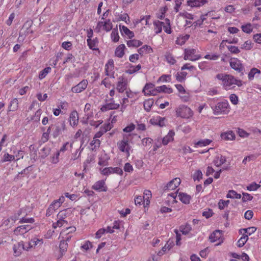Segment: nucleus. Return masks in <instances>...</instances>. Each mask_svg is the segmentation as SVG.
I'll return each instance as SVG.
<instances>
[{
	"label": "nucleus",
	"instance_id": "53",
	"mask_svg": "<svg viewBox=\"0 0 261 261\" xmlns=\"http://www.w3.org/2000/svg\"><path fill=\"white\" fill-rule=\"evenodd\" d=\"M227 47L229 51H230V52L232 54H237L240 52V50L237 46L229 45L227 46Z\"/></svg>",
	"mask_w": 261,
	"mask_h": 261
},
{
	"label": "nucleus",
	"instance_id": "57",
	"mask_svg": "<svg viewBox=\"0 0 261 261\" xmlns=\"http://www.w3.org/2000/svg\"><path fill=\"white\" fill-rule=\"evenodd\" d=\"M168 10V7L167 6H165L162 8H161L160 11L161 14L158 15L157 17L160 19H164L165 17V14Z\"/></svg>",
	"mask_w": 261,
	"mask_h": 261
},
{
	"label": "nucleus",
	"instance_id": "24",
	"mask_svg": "<svg viewBox=\"0 0 261 261\" xmlns=\"http://www.w3.org/2000/svg\"><path fill=\"white\" fill-rule=\"evenodd\" d=\"M154 91H156V92H164L168 94H170L173 92L172 88L167 87L166 85L156 87L154 89Z\"/></svg>",
	"mask_w": 261,
	"mask_h": 261
},
{
	"label": "nucleus",
	"instance_id": "2",
	"mask_svg": "<svg viewBox=\"0 0 261 261\" xmlns=\"http://www.w3.org/2000/svg\"><path fill=\"white\" fill-rule=\"evenodd\" d=\"M51 128H52L51 135L54 138H56L58 136L62 135L66 129L65 121L62 120L52 124H51Z\"/></svg>",
	"mask_w": 261,
	"mask_h": 261
},
{
	"label": "nucleus",
	"instance_id": "15",
	"mask_svg": "<svg viewBox=\"0 0 261 261\" xmlns=\"http://www.w3.org/2000/svg\"><path fill=\"white\" fill-rule=\"evenodd\" d=\"M105 185V182L104 180H100L94 184L92 186V189L98 191L106 192L107 191V188Z\"/></svg>",
	"mask_w": 261,
	"mask_h": 261
},
{
	"label": "nucleus",
	"instance_id": "16",
	"mask_svg": "<svg viewBox=\"0 0 261 261\" xmlns=\"http://www.w3.org/2000/svg\"><path fill=\"white\" fill-rule=\"evenodd\" d=\"M31 228V226L29 225H21L16 228L14 232L16 235L23 234L30 230Z\"/></svg>",
	"mask_w": 261,
	"mask_h": 261
},
{
	"label": "nucleus",
	"instance_id": "27",
	"mask_svg": "<svg viewBox=\"0 0 261 261\" xmlns=\"http://www.w3.org/2000/svg\"><path fill=\"white\" fill-rule=\"evenodd\" d=\"M179 200L184 204H187L190 203L191 197L186 193H179L178 195Z\"/></svg>",
	"mask_w": 261,
	"mask_h": 261
},
{
	"label": "nucleus",
	"instance_id": "19",
	"mask_svg": "<svg viewBox=\"0 0 261 261\" xmlns=\"http://www.w3.org/2000/svg\"><path fill=\"white\" fill-rule=\"evenodd\" d=\"M207 2V0H188L187 4L191 7H197L204 5Z\"/></svg>",
	"mask_w": 261,
	"mask_h": 261
},
{
	"label": "nucleus",
	"instance_id": "63",
	"mask_svg": "<svg viewBox=\"0 0 261 261\" xmlns=\"http://www.w3.org/2000/svg\"><path fill=\"white\" fill-rule=\"evenodd\" d=\"M166 59L167 62L171 64H174L176 62V60L170 54L166 55Z\"/></svg>",
	"mask_w": 261,
	"mask_h": 261
},
{
	"label": "nucleus",
	"instance_id": "28",
	"mask_svg": "<svg viewBox=\"0 0 261 261\" xmlns=\"http://www.w3.org/2000/svg\"><path fill=\"white\" fill-rule=\"evenodd\" d=\"M139 54L142 55L144 53L150 54L153 52L152 48L149 45H145L138 49Z\"/></svg>",
	"mask_w": 261,
	"mask_h": 261
},
{
	"label": "nucleus",
	"instance_id": "13",
	"mask_svg": "<svg viewBox=\"0 0 261 261\" xmlns=\"http://www.w3.org/2000/svg\"><path fill=\"white\" fill-rule=\"evenodd\" d=\"M111 102L102 106L100 109L102 112H106L110 110H116L119 108L120 105L114 102L113 98H111Z\"/></svg>",
	"mask_w": 261,
	"mask_h": 261
},
{
	"label": "nucleus",
	"instance_id": "55",
	"mask_svg": "<svg viewBox=\"0 0 261 261\" xmlns=\"http://www.w3.org/2000/svg\"><path fill=\"white\" fill-rule=\"evenodd\" d=\"M252 47V46L250 41H246L241 47L242 49L245 50H250Z\"/></svg>",
	"mask_w": 261,
	"mask_h": 261
},
{
	"label": "nucleus",
	"instance_id": "47",
	"mask_svg": "<svg viewBox=\"0 0 261 261\" xmlns=\"http://www.w3.org/2000/svg\"><path fill=\"white\" fill-rule=\"evenodd\" d=\"M64 224H67V221L65 220L59 219L56 223H53V227L54 228H56L57 227H61L63 226Z\"/></svg>",
	"mask_w": 261,
	"mask_h": 261
},
{
	"label": "nucleus",
	"instance_id": "18",
	"mask_svg": "<svg viewBox=\"0 0 261 261\" xmlns=\"http://www.w3.org/2000/svg\"><path fill=\"white\" fill-rule=\"evenodd\" d=\"M70 125L72 126H76L79 121V114L76 111H72L69 117Z\"/></svg>",
	"mask_w": 261,
	"mask_h": 261
},
{
	"label": "nucleus",
	"instance_id": "62",
	"mask_svg": "<svg viewBox=\"0 0 261 261\" xmlns=\"http://www.w3.org/2000/svg\"><path fill=\"white\" fill-rule=\"evenodd\" d=\"M230 100L233 105H237L238 102V97L235 94H232L229 96Z\"/></svg>",
	"mask_w": 261,
	"mask_h": 261
},
{
	"label": "nucleus",
	"instance_id": "52",
	"mask_svg": "<svg viewBox=\"0 0 261 261\" xmlns=\"http://www.w3.org/2000/svg\"><path fill=\"white\" fill-rule=\"evenodd\" d=\"M260 187V186L259 185L257 184L255 182H253L247 187V190L249 191H255Z\"/></svg>",
	"mask_w": 261,
	"mask_h": 261
},
{
	"label": "nucleus",
	"instance_id": "38",
	"mask_svg": "<svg viewBox=\"0 0 261 261\" xmlns=\"http://www.w3.org/2000/svg\"><path fill=\"white\" fill-rule=\"evenodd\" d=\"M212 140L210 139H204V140H201L195 143V145L196 146H199V147H202V146H205L208 144H210L212 142Z\"/></svg>",
	"mask_w": 261,
	"mask_h": 261
},
{
	"label": "nucleus",
	"instance_id": "14",
	"mask_svg": "<svg viewBox=\"0 0 261 261\" xmlns=\"http://www.w3.org/2000/svg\"><path fill=\"white\" fill-rule=\"evenodd\" d=\"M154 88V85L152 83H147L144 86L142 92L144 93L145 95H155L156 91H154L155 88Z\"/></svg>",
	"mask_w": 261,
	"mask_h": 261
},
{
	"label": "nucleus",
	"instance_id": "4",
	"mask_svg": "<svg viewBox=\"0 0 261 261\" xmlns=\"http://www.w3.org/2000/svg\"><path fill=\"white\" fill-rule=\"evenodd\" d=\"M229 63L230 67L232 69L240 73V76H243L244 75L245 68L240 60L237 58H232L230 59Z\"/></svg>",
	"mask_w": 261,
	"mask_h": 261
},
{
	"label": "nucleus",
	"instance_id": "32",
	"mask_svg": "<svg viewBox=\"0 0 261 261\" xmlns=\"http://www.w3.org/2000/svg\"><path fill=\"white\" fill-rule=\"evenodd\" d=\"M50 148L49 146H46L42 148L39 153L40 154V156L42 159L45 158L50 152Z\"/></svg>",
	"mask_w": 261,
	"mask_h": 261
},
{
	"label": "nucleus",
	"instance_id": "48",
	"mask_svg": "<svg viewBox=\"0 0 261 261\" xmlns=\"http://www.w3.org/2000/svg\"><path fill=\"white\" fill-rule=\"evenodd\" d=\"M242 31L247 34L250 33L252 31V28L250 23H247L246 25H243L241 27Z\"/></svg>",
	"mask_w": 261,
	"mask_h": 261
},
{
	"label": "nucleus",
	"instance_id": "37",
	"mask_svg": "<svg viewBox=\"0 0 261 261\" xmlns=\"http://www.w3.org/2000/svg\"><path fill=\"white\" fill-rule=\"evenodd\" d=\"M248 240V236L247 234H243L242 237L238 240L237 246L239 247H243Z\"/></svg>",
	"mask_w": 261,
	"mask_h": 261
},
{
	"label": "nucleus",
	"instance_id": "8",
	"mask_svg": "<svg viewBox=\"0 0 261 261\" xmlns=\"http://www.w3.org/2000/svg\"><path fill=\"white\" fill-rule=\"evenodd\" d=\"M181 182L179 178L176 177L170 181L164 187V190H173L178 187Z\"/></svg>",
	"mask_w": 261,
	"mask_h": 261
},
{
	"label": "nucleus",
	"instance_id": "25",
	"mask_svg": "<svg viewBox=\"0 0 261 261\" xmlns=\"http://www.w3.org/2000/svg\"><path fill=\"white\" fill-rule=\"evenodd\" d=\"M87 42L90 49L92 50H98V48H95L98 43V39L97 38L93 39H92L91 38L87 39Z\"/></svg>",
	"mask_w": 261,
	"mask_h": 261
},
{
	"label": "nucleus",
	"instance_id": "45",
	"mask_svg": "<svg viewBox=\"0 0 261 261\" xmlns=\"http://www.w3.org/2000/svg\"><path fill=\"white\" fill-rule=\"evenodd\" d=\"M180 230L183 234H187L191 230V227L190 224H187L185 225H182L180 227Z\"/></svg>",
	"mask_w": 261,
	"mask_h": 261
},
{
	"label": "nucleus",
	"instance_id": "9",
	"mask_svg": "<svg viewBox=\"0 0 261 261\" xmlns=\"http://www.w3.org/2000/svg\"><path fill=\"white\" fill-rule=\"evenodd\" d=\"M14 255L16 256H19L22 252V250H28L27 246H25L23 242L20 241L16 244H14L13 247Z\"/></svg>",
	"mask_w": 261,
	"mask_h": 261
},
{
	"label": "nucleus",
	"instance_id": "33",
	"mask_svg": "<svg viewBox=\"0 0 261 261\" xmlns=\"http://www.w3.org/2000/svg\"><path fill=\"white\" fill-rule=\"evenodd\" d=\"M18 107V100L17 98H14L11 101L9 107V111H16Z\"/></svg>",
	"mask_w": 261,
	"mask_h": 261
},
{
	"label": "nucleus",
	"instance_id": "30",
	"mask_svg": "<svg viewBox=\"0 0 261 261\" xmlns=\"http://www.w3.org/2000/svg\"><path fill=\"white\" fill-rule=\"evenodd\" d=\"M154 25V30L156 34H159L162 31V27L164 22L159 20H156L153 22Z\"/></svg>",
	"mask_w": 261,
	"mask_h": 261
},
{
	"label": "nucleus",
	"instance_id": "23",
	"mask_svg": "<svg viewBox=\"0 0 261 261\" xmlns=\"http://www.w3.org/2000/svg\"><path fill=\"white\" fill-rule=\"evenodd\" d=\"M119 29L121 34H125L128 36L129 39H132L134 37V33L133 32L129 30L126 27L119 25Z\"/></svg>",
	"mask_w": 261,
	"mask_h": 261
},
{
	"label": "nucleus",
	"instance_id": "11",
	"mask_svg": "<svg viewBox=\"0 0 261 261\" xmlns=\"http://www.w3.org/2000/svg\"><path fill=\"white\" fill-rule=\"evenodd\" d=\"M118 80V81L117 84L116 89L119 93H123L127 88V80L123 76L119 77Z\"/></svg>",
	"mask_w": 261,
	"mask_h": 261
},
{
	"label": "nucleus",
	"instance_id": "21",
	"mask_svg": "<svg viewBox=\"0 0 261 261\" xmlns=\"http://www.w3.org/2000/svg\"><path fill=\"white\" fill-rule=\"evenodd\" d=\"M226 161V158L222 155H217L213 161L214 165L217 167H220Z\"/></svg>",
	"mask_w": 261,
	"mask_h": 261
},
{
	"label": "nucleus",
	"instance_id": "58",
	"mask_svg": "<svg viewBox=\"0 0 261 261\" xmlns=\"http://www.w3.org/2000/svg\"><path fill=\"white\" fill-rule=\"evenodd\" d=\"M162 81L163 82H170L171 81V77L170 75L163 74L158 80V82Z\"/></svg>",
	"mask_w": 261,
	"mask_h": 261
},
{
	"label": "nucleus",
	"instance_id": "46",
	"mask_svg": "<svg viewBox=\"0 0 261 261\" xmlns=\"http://www.w3.org/2000/svg\"><path fill=\"white\" fill-rule=\"evenodd\" d=\"M187 75V73L186 72H181L180 73L177 72L176 74V78L177 81L179 82H182L185 80V78Z\"/></svg>",
	"mask_w": 261,
	"mask_h": 261
},
{
	"label": "nucleus",
	"instance_id": "10",
	"mask_svg": "<svg viewBox=\"0 0 261 261\" xmlns=\"http://www.w3.org/2000/svg\"><path fill=\"white\" fill-rule=\"evenodd\" d=\"M88 81L86 80H83L76 86L72 87L71 91L73 93H81L87 87Z\"/></svg>",
	"mask_w": 261,
	"mask_h": 261
},
{
	"label": "nucleus",
	"instance_id": "7",
	"mask_svg": "<svg viewBox=\"0 0 261 261\" xmlns=\"http://www.w3.org/2000/svg\"><path fill=\"white\" fill-rule=\"evenodd\" d=\"M119 149L123 152H126L127 156L129 155V150L130 149V146L128 144V138L124 137L123 139L117 143Z\"/></svg>",
	"mask_w": 261,
	"mask_h": 261
},
{
	"label": "nucleus",
	"instance_id": "6",
	"mask_svg": "<svg viewBox=\"0 0 261 261\" xmlns=\"http://www.w3.org/2000/svg\"><path fill=\"white\" fill-rule=\"evenodd\" d=\"M101 174L104 175L108 176L110 174L116 173L122 175L123 173V170L119 167H106L103 169L101 171Z\"/></svg>",
	"mask_w": 261,
	"mask_h": 261
},
{
	"label": "nucleus",
	"instance_id": "31",
	"mask_svg": "<svg viewBox=\"0 0 261 261\" xmlns=\"http://www.w3.org/2000/svg\"><path fill=\"white\" fill-rule=\"evenodd\" d=\"M126 44L128 47H138L142 44V42L140 40L132 39L127 41Z\"/></svg>",
	"mask_w": 261,
	"mask_h": 261
},
{
	"label": "nucleus",
	"instance_id": "26",
	"mask_svg": "<svg viewBox=\"0 0 261 261\" xmlns=\"http://www.w3.org/2000/svg\"><path fill=\"white\" fill-rule=\"evenodd\" d=\"M68 245L64 240H61L60 243L59 248L61 254L60 257L63 256L67 252Z\"/></svg>",
	"mask_w": 261,
	"mask_h": 261
},
{
	"label": "nucleus",
	"instance_id": "44",
	"mask_svg": "<svg viewBox=\"0 0 261 261\" xmlns=\"http://www.w3.org/2000/svg\"><path fill=\"white\" fill-rule=\"evenodd\" d=\"M111 39L112 41L114 42H117L119 41V36L118 35V32L117 29H113L111 35Z\"/></svg>",
	"mask_w": 261,
	"mask_h": 261
},
{
	"label": "nucleus",
	"instance_id": "42",
	"mask_svg": "<svg viewBox=\"0 0 261 261\" xmlns=\"http://www.w3.org/2000/svg\"><path fill=\"white\" fill-rule=\"evenodd\" d=\"M51 68L50 67H47L45 68L44 69L41 70L39 74V78L41 80L44 78L46 75L50 72L51 71Z\"/></svg>",
	"mask_w": 261,
	"mask_h": 261
},
{
	"label": "nucleus",
	"instance_id": "22",
	"mask_svg": "<svg viewBox=\"0 0 261 261\" xmlns=\"http://www.w3.org/2000/svg\"><path fill=\"white\" fill-rule=\"evenodd\" d=\"M221 137L222 139L226 141L233 140L235 139V134L232 131L230 130L222 133Z\"/></svg>",
	"mask_w": 261,
	"mask_h": 261
},
{
	"label": "nucleus",
	"instance_id": "29",
	"mask_svg": "<svg viewBox=\"0 0 261 261\" xmlns=\"http://www.w3.org/2000/svg\"><path fill=\"white\" fill-rule=\"evenodd\" d=\"M125 46L124 44H122L119 45L116 48L115 51L116 56L119 58H122L124 54V49Z\"/></svg>",
	"mask_w": 261,
	"mask_h": 261
},
{
	"label": "nucleus",
	"instance_id": "3",
	"mask_svg": "<svg viewBox=\"0 0 261 261\" xmlns=\"http://www.w3.org/2000/svg\"><path fill=\"white\" fill-rule=\"evenodd\" d=\"M176 114L177 117L189 118L193 116V113L190 108L185 105H181L176 108Z\"/></svg>",
	"mask_w": 261,
	"mask_h": 261
},
{
	"label": "nucleus",
	"instance_id": "40",
	"mask_svg": "<svg viewBox=\"0 0 261 261\" xmlns=\"http://www.w3.org/2000/svg\"><path fill=\"white\" fill-rule=\"evenodd\" d=\"M113 25L110 19L106 20L103 24V29L107 32H109L112 29Z\"/></svg>",
	"mask_w": 261,
	"mask_h": 261
},
{
	"label": "nucleus",
	"instance_id": "51",
	"mask_svg": "<svg viewBox=\"0 0 261 261\" xmlns=\"http://www.w3.org/2000/svg\"><path fill=\"white\" fill-rule=\"evenodd\" d=\"M229 203V200L225 201L224 200L221 199L218 203L219 208L220 210H223L225 206H227Z\"/></svg>",
	"mask_w": 261,
	"mask_h": 261
},
{
	"label": "nucleus",
	"instance_id": "50",
	"mask_svg": "<svg viewBox=\"0 0 261 261\" xmlns=\"http://www.w3.org/2000/svg\"><path fill=\"white\" fill-rule=\"evenodd\" d=\"M193 178L194 181L196 180L199 181L202 178V172L200 170H197L194 174Z\"/></svg>",
	"mask_w": 261,
	"mask_h": 261
},
{
	"label": "nucleus",
	"instance_id": "54",
	"mask_svg": "<svg viewBox=\"0 0 261 261\" xmlns=\"http://www.w3.org/2000/svg\"><path fill=\"white\" fill-rule=\"evenodd\" d=\"M243 197L242 200L243 202H247V201H251L253 199V196L250 194L247 193H243Z\"/></svg>",
	"mask_w": 261,
	"mask_h": 261
},
{
	"label": "nucleus",
	"instance_id": "5",
	"mask_svg": "<svg viewBox=\"0 0 261 261\" xmlns=\"http://www.w3.org/2000/svg\"><path fill=\"white\" fill-rule=\"evenodd\" d=\"M228 103L227 101L218 102L214 108L212 107L214 111V114L218 115L220 114H226L228 110Z\"/></svg>",
	"mask_w": 261,
	"mask_h": 261
},
{
	"label": "nucleus",
	"instance_id": "35",
	"mask_svg": "<svg viewBox=\"0 0 261 261\" xmlns=\"http://www.w3.org/2000/svg\"><path fill=\"white\" fill-rule=\"evenodd\" d=\"M15 160V156L14 155L9 154L8 153H5L2 160L1 162L4 163L6 162H11Z\"/></svg>",
	"mask_w": 261,
	"mask_h": 261
},
{
	"label": "nucleus",
	"instance_id": "39",
	"mask_svg": "<svg viewBox=\"0 0 261 261\" xmlns=\"http://www.w3.org/2000/svg\"><path fill=\"white\" fill-rule=\"evenodd\" d=\"M151 196V192L149 190H145L143 197V203L146 202V204L148 205L150 203L149 199Z\"/></svg>",
	"mask_w": 261,
	"mask_h": 261
},
{
	"label": "nucleus",
	"instance_id": "41",
	"mask_svg": "<svg viewBox=\"0 0 261 261\" xmlns=\"http://www.w3.org/2000/svg\"><path fill=\"white\" fill-rule=\"evenodd\" d=\"M153 103V100L152 99H149L146 100L144 102V108L147 111L149 112Z\"/></svg>",
	"mask_w": 261,
	"mask_h": 261
},
{
	"label": "nucleus",
	"instance_id": "17",
	"mask_svg": "<svg viewBox=\"0 0 261 261\" xmlns=\"http://www.w3.org/2000/svg\"><path fill=\"white\" fill-rule=\"evenodd\" d=\"M43 244V240L39 239L36 238H34L28 243V246L27 248H28V250L29 249L35 247L36 246H41Z\"/></svg>",
	"mask_w": 261,
	"mask_h": 261
},
{
	"label": "nucleus",
	"instance_id": "36",
	"mask_svg": "<svg viewBox=\"0 0 261 261\" xmlns=\"http://www.w3.org/2000/svg\"><path fill=\"white\" fill-rule=\"evenodd\" d=\"M114 68V61L110 59L105 66V72L106 75H109V70H112Z\"/></svg>",
	"mask_w": 261,
	"mask_h": 261
},
{
	"label": "nucleus",
	"instance_id": "43",
	"mask_svg": "<svg viewBox=\"0 0 261 261\" xmlns=\"http://www.w3.org/2000/svg\"><path fill=\"white\" fill-rule=\"evenodd\" d=\"M256 230V228L255 227H250L247 228L241 229L239 230L240 233H242L244 231V233H247L248 235H251L254 233Z\"/></svg>",
	"mask_w": 261,
	"mask_h": 261
},
{
	"label": "nucleus",
	"instance_id": "61",
	"mask_svg": "<svg viewBox=\"0 0 261 261\" xmlns=\"http://www.w3.org/2000/svg\"><path fill=\"white\" fill-rule=\"evenodd\" d=\"M153 140L150 138H145L142 139V144L143 146H146L148 145L151 144Z\"/></svg>",
	"mask_w": 261,
	"mask_h": 261
},
{
	"label": "nucleus",
	"instance_id": "64",
	"mask_svg": "<svg viewBox=\"0 0 261 261\" xmlns=\"http://www.w3.org/2000/svg\"><path fill=\"white\" fill-rule=\"evenodd\" d=\"M106 232V230L105 228L99 229L95 233V238L99 239L101 236Z\"/></svg>",
	"mask_w": 261,
	"mask_h": 261
},
{
	"label": "nucleus",
	"instance_id": "56",
	"mask_svg": "<svg viewBox=\"0 0 261 261\" xmlns=\"http://www.w3.org/2000/svg\"><path fill=\"white\" fill-rule=\"evenodd\" d=\"M179 15L182 17H184L186 18H188L189 19L193 20L194 19L193 15L190 13H188L186 11L180 12L179 13Z\"/></svg>",
	"mask_w": 261,
	"mask_h": 261
},
{
	"label": "nucleus",
	"instance_id": "1",
	"mask_svg": "<svg viewBox=\"0 0 261 261\" xmlns=\"http://www.w3.org/2000/svg\"><path fill=\"white\" fill-rule=\"evenodd\" d=\"M216 78L222 81L223 88L226 90L232 89L233 85H236L238 87L242 85V81L237 80L234 77L230 74L220 73L216 75Z\"/></svg>",
	"mask_w": 261,
	"mask_h": 261
},
{
	"label": "nucleus",
	"instance_id": "34",
	"mask_svg": "<svg viewBox=\"0 0 261 261\" xmlns=\"http://www.w3.org/2000/svg\"><path fill=\"white\" fill-rule=\"evenodd\" d=\"M226 197L228 198L240 199L241 198V195L237 193L235 191L231 190L228 191Z\"/></svg>",
	"mask_w": 261,
	"mask_h": 261
},
{
	"label": "nucleus",
	"instance_id": "60",
	"mask_svg": "<svg viewBox=\"0 0 261 261\" xmlns=\"http://www.w3.org/2000/svg\"><path fill=\"white\" fill-rule=\"evenodd\" d=\"M42 114V110L41 109H38L35 113L34 116L32 118V119L35 121H39L40 119V116Z\"/></svg>",
	"mask_w": 261,
	"mask_h": 261
},
{
	"label": "nucleus",
	"instance_id": "49",
	"mask_svg": "<svg viewBox=\"0 0 261 261\" xmlns=\"http://www.w3.org/2000/svg\"><path fill=\"white\" fill-rule=\"evenodd\" d=\"M260 70L256 68H253L248 73V78L249 80H252L256 73H259Z\"/></svg>",
	"mask_w": 261,
	"mask_h": 261
},
{
	"label": "nucleus",
	"instance_id": "20",
	"mask_svg": "<svg viewBox=\"0 0 261 261\" xmlns=\"http://www.w3.org/2000/svg\"><path fill=\"white\" fill-rule=\"evenodd\" d=\"M175 135V133L173 130H170L168 134L164 137L162 139V144L164 145H166L171 141L173 140V136Z\"/></svg>",
	"mask_w": 261,
	"mask_h": 261
},
{
	"label": "nucleus",
	"instance_id": "59",
	"mask_svg": "<svg viewBox=\"0 0 261 261\" xmlns=\"http://www.w3.org/2000/svg\"><path fill=\"white\" fill-rule=\"evenodd\" d=\"M202 215L203 217L207 219L213 216V212L212 209L209 208L207 211L203 212Z\"/></svg>",
	"mask_w": 261,
	"mask_h": 261
},
{
	"label": "nucleus",
	"instance_id": "12",
	"mask_svg": "<svg viewBox=\"0 0 261 261\" xmlns=\"http://www.w3.org/2000/svg\"><path fill=\"white\" fill-rule=\"evenodd\" d=\"M222 236V231L216 230L210 236L209 239L211 242H215L221 240L220 242L217 244V245H219L222 242V240H221Z\"/></svg>",
	"mask_w": 261,
	"mask_h": 261
}]
</instances>
